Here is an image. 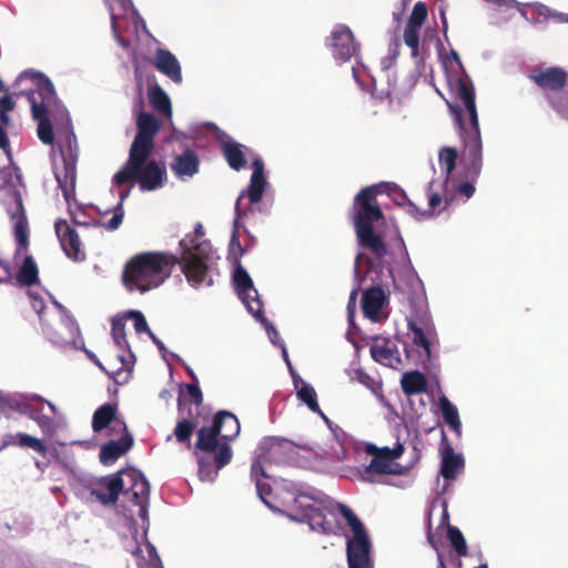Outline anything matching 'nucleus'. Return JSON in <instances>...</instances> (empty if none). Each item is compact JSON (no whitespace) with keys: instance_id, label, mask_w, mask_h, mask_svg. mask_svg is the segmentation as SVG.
Listing matches in <instances>:
<instances>
[{"instance_id":"nucleus-24","label":"nucleus","mask_w":568,"mask_h":568,"mask_svg":"<svg viewBox=\"0 0 568 568\" xmlns=\"http://www.w3.org/2000/svg\"><path fill=\"white\" fill-rule=\"evenodd\" d=\"M155 69L180 84L183 80L180 62L176 57L166 49H158L154 54Z\"/></svg>"},{"instance_id":"nucleus-37","label":"nucleus","mask_w":568,"mask_h":568,"mask_svg":"<svg viewBox=\"0 0 568 568\" xmlns=\"http://www.w3.org/2000/svg\"><path fill=\"white\" fill-rule=\"evenodd\" d=\"M438 406L445 423L459 437L462 435V422L457 407L444 395L439 397Z\"/></svg>"},{"instance_id":"nucleus-62","label":"nucleus","mask_w":568,"mask_h":568,"mask_svg":"<svg viewBox=\"0 0 568 568\" xmlns=\"http://www.w3.org/2000/svg\"><path fill=\"white\" fill-rule=\"evenodd\" d=\"M186 372L193 382H197V377L191 368L186 367Z\"/></svg>"},{"instance_id":"nucleus-7","label":"nucleus","mask_w":568,"mask_h":568,"mask_svg":"<svg viewBox=\"0 0 568 568\" xmlns=\"http://www.w3.org/2000/svg\"><path fill=\"white\" fill-rule=\"evenodd\" d=\"M153 152L141 156L129 152V158L122 168L113 175V183L121 186L125 183H138L142 192L161 189L166 178V169L155 160H150Z\"/></svg>"},{"instance_id":"nucleus-60","label":"nucleus","mask_w":568,"mask_h":568,"mask_svg":"<svg viewBox=\"0 0 568 568\" xmlns=\"http://www.w3.org/2000/svg\"><path fill=\"white\" fill-rule=\"evenodd\" d=\"M36 399L41 402V403H45L49 406V408L51 409L52 413H54V414L57 413V406L52 402L47 400V399H44L41 396H36Z\"/></svg>"},{"instance_id":"nucleus-63","label":"nucleus","mask_w":568,"mask_h":568,"mask_svg":"<svg viewBox=\"0 0 568 568\" xmlns=\"http://www.w3.org/2000/svg\"><path fill=\"white\" fill-rule=\"evenodd\" d=\"M122 373V368H119L116 371H112V372H108V374L110 376H112L113 378H115L116 375L121 374Z\"/></svg>"},{"instance_id":"nucleus-15","label":"nucleus","mask_w":568,"mask_h":568,"mask_svg":"<svg viewBox=\"0 0 568 568\" xmlns=\"http://www.w3.org/2000/svg\"><path fill=\"white\" fill-rule=\"evenodd\" d=\"M54 231L60 246L68 258L75 263L87 260L85 248L80 235L67 220L58 219L54 222Z\"/></svg>"},{"instance_id":"nucleus-22","label":"nucleus","mask_w":568,"mask_h":568,"mask_svg":"<svg viewBox=\"0 0 568 568\" xmlns=\"http://www.w3.org/2000/svg\"><path fill=\"white\" fill-rule=\"evenodd\" d=\"M134 444L133 436L128 430L126 424L122 423V436L118 440L104 443L100 449V462L104 465L114 463L118 458L129 452Z\"/></svg>"},{"instance_id":"nucleus-4","label":"nucleus","mask_w":568,"mask_h":568,"mask_svg":"<svg viewBox=\"0 0 568 568\" xmlns=\"http://www.w3.org/2000/svg\"><path fill=\"white\" fill-rule=\"evenodd\" d=\"M295 507L302 510L300 520L307 521L312 529L325 534L348 526L353 536L347 537L346 555L348 568H355V514L343 504L335 503L322 491L302 493L294 499Z\"/></svg>"},{"instance_id":"nucleus-30","label":"nucleus","mask_w":568,"mask_h":568,"mask_svg":"<svg viewBox=\"0 0 568 568\" xmlns=\"http://www.w3.org/2000/svg\"><path fill=\"white\" fill-rule=\"evenodd\" d=\"M214 425L219 426V434L224 443L234 440L240 434V422L237 417L227 410H220L213 419Z\"/></svg>"},{"instance_id":"nucleus-28","label":"nucleus","mask_w":568,"mask_h":568,"mask_svg":"<svg viewBox=\"0 0 568 568\" xmlns=\"http://www.w3.org/2000/svg\"><path fill=\"white\" fill-rule=\"evenodd\" d=\"M247 148L233 140L221 142V153L229 166L234 171H241L246 166L245 152Z\"/></svg>"},{"instance_id":"nucleus-2","label":"nucleus","mask_w":568,"mask_h":568,"mask_svg":"<svg viewBox=\"0 0 568 568\" xmlns=\"http://www.w3.org/2000/svg\"><path fill=\"white\" fill-rule=\"evenodd\" d=\"M398 186L392 182H379L357 193V243L375 258L387 254V239L396 237L397 244L408 258L404 241L393 219L382 209L383 195L389 196ZM409 262V260H407Z\"/></svg>"},{"instance_id":"nucleus-16","label":"nucleus","mask_w":568,"mask_h":568,"mask_svg":"<svg viewBox=\"0 0 568 568\" xmlns=\"http://www.w3.org/2000/svg\"><path fill=\"white\" fill-rule=\"evenodd\" d=\"M252 168L253 173L251 175L250 184L246 190L241 192L235 203V214L237 217H244L248 212V209L242 207V200L244 197L248 199L250 204H256L262 200L265 192L267 182L264 174V163L262 159H254Z\"/></svg>"},{"instance_id":"nucleus-49","label":"nucleus","mask_w":568,"mask_h":568,"mask_svg":"<svg viewBox=\"0 0 568 568\" xmlns=\"http://www.w3.org/2000/svg\"><path fill=\"white\" fill-rule=\"evenodd\" d=\"M27 95H28V100L31 104L32 118L37 122H40V120H43V119H49L48 118V108L50 104L47 102H43V101H39L37 99L34 92H28Z\"/></svg>"},{"instance_id":"nucleus-56","label":"nucleus","mask_w":568,"mask_h":568,"mask_svg":"<svg viewBox=\"0 0 568 568\" xmlns=\"http://www.w3.org/2000/svg\"><path fill=\"white\" fill-rule=\"evenodd\" d=\"M537 13L539 16H542L544 18H558L560 21H568V18H566L562 13L552 12L548 7L544 4H535L534 6Z\"/></svg>"},{"instance_id":"nucleus-34","label":"nucleus","mask_w":568,"mask_h":568,"mask_svg":"<svg viewBox=\"0 0 568 568\" xmlns=\"http://www.w3.org/2000/svg\"><path fill=\"white\" fill-rule=\"evenodd\" d=\"M293 383L296 389L297 398L304 403L310 408V410L323 416V413L317 403V394L315 388L311 384L304 382L300 376L293 375Z\"/></svg>"},{"instance_id":"nucleus-53","label":"nucleus","mask_w":568,"mask_h":568,"mask_svg":"<svg viewBox=\"0 0 568 568\" xmlns=\"http://www.w3.org/2000/svg\"><path fill=\"white\" fill-rule=\"evenodd\" d=\"M123 317H124V320L125 318L134 320V328H135L136 333L146 332L149 334V332H151L144 315L140 311H129L126 314L123 315Z\"/></svg>"},{"instance_id":"nucleus-47","label":"nucleus","mask_w":568,"mask_h":568,"mask_svg":"<svg viewBox=\"0 0 568 568\" xmlns=\"http://www.w3.org/2000/svg\"><path fill=\"white\" fill-rule=\"evenodd\" d=\"M23 413L33 422L38 424V426L45 430L51 428L53 420L51 417L43 414V412L34 406L28 405L24 407Z\"/></svg>"},{"instance_id":"nucleus-55","label":"nucleus","mask_w":568,"mask_h":568,"mask_svg":"<svg viewBox=\"0 0 568 568\" xmlns=\"http://www.w3.org/2000/svg\"><path fill=\"white\" fill-rule=\"evenodd\" d=\"M187 392V395L192 398L195 405H201L203 402V394L199 385L196 384H185L184 385Z\"/></svg>"},{"instance_id":"nucleus-8","label":"nucleus","mask_w":568,"mask_h":568,"mask_svg":"<svg viewBox=\"0 0 568 568\" xmlns=\"http://www.w3.org/2000/svg\"><path fill=\"white\" fill-rule=\"evenodd\" d=\"M194 448L204 453H215L213 462L204 456H197L199 477L202 481H213L219 470L231 463L233 452L229 443H220L219 426H203L196 433Z\"/></svg>"},{"instance_id":"nucleus-5","label":"nucleus","mask_w":568,"mask_h":568,"mask_svg":"<svg viewBox=\"0 0 568 568\" xmlns=\"http://www.w3.org/2000/svg\"><path fill=\"white\" fill-rule=\"evenodd\" d=\"M61 165L55 164L53 168L54 178L59 189L62 191L63 197L68 204V212L74 225L79 226H101L108 231H115L120 227L124 217L123 201L129 195V190L121 193L120 202L113 209V216L108 222L92 219L88 216L81 205L72 207L75 201L77 186V162H78V144L75 138L73 141L68 140L64 148L61 149Z\"/></svg>"},{"instance_id":"nucleus-14","label":"nucleus","mask_w":568,"mask_h":568,"mask_svg":"<svg viewBox=\"0 0 568 568\" xmlns=\"http://www.w3.org/2000/svg\"><path fill=\"white\" fill-rule=\"evenodd\" d=\"M123 475L124 469L97 478L91 485V496L103 506L115 505L124 491Z\"/></svg>"},{"instance_id":"nucleus-3","label":"nucleus","mask_w":568,"mask_h":568,"mask_svg":"<svg viewBox=\"0 0 568 568\" xmlns=\"http://www.w3.org/2000/svg\"><path fill=\"white\" fill-rule=\"evenodd\" d=\"M443 68L447 83L456 92L463 108L456 112L460 138L464 143V159L468 165V174L477 178L483 164V144L475 104V91L469 82L458 53L450 50L443 58Z\"/></svg>"},{"instance_id":"nucleus-29","label":"nucleus","mask_w":568,"mask_h":568,"mask_svg":"<svg viewBox=\"0 0 568 568\" xmlns=\"http://www.w3.org/2000/svg\"><path fill=\"white\" fill-rule=\"evenodd\" d=\"M531 78L540 88L557 91L566 84L567 73L560 68H548L535 72Z\"/></svg>"},{"instance_id":"nucleus-13","label":"nucleus","mask_w":568,"mask_h":568,"mask_svg":"<svg viewBox=\"0 0 568 568\" xmlns=\"http://www.w3.org/2000/svg\"><path fill=\"white\" fill-rule=\"evenodd\" d=\"M361 307L363 315L372 323H383L389 315V297L382 287H371L362 294Z\"/></svg>"},{"instance_id":"nucleus-20","label":"nucleus","mask_w":568,"mask_h":568,"mask_svg":"<svg viewBox=\"0 0 568 568\" xmlns=\"http://www.w3.org/2000/svg\"><path fill=\"white\" fill-rule=\"evenodd\" d=\"M427 18V8L424 2L415 3L408 23L404 31V42L412 50V57L419 54V31Z\"/></svg>"},{"instance_id":"nucleus-25","label":"nucleus","mask_w":568,"mask_h":568,"mask_svg":"<svg viewBox=\"0 0 568 568\" xmlns=\"http://www.w3.org/2000/svg\"><path fill=\"white\" fill-rule=\"evenodd\" d=\"M133 549H128L136 558L138 568H163L156 548L148 540L146 532L142 536V542L135 540Z\"/></svg>"},{"instance_id":"nucleus-10","label":"nucleus","mask_w":568,"mask_h":568,"mask_svg":"<svg viewBox=\"0 0 568 568\" xmlns=\"http://www.w3.org/2000/svg\"><path fill=\"white\" fill-rule=\"evenodd\" d=\"M457 150L453 146H442L438 150V171L434 169L435 178L428 184V205L438 207L445 199H450L456 187L453 172L457 162Z\"/></svg>"},{"instance_id":"nucleus-46","label":"nucleus","mask_w":568,"mask_h":568,"mask_svg":"<svg viewBox=\"0 0 568 568\" xmlns=\"http://www.w3.org/2000/svg\"><path fill=\"white\" fill-rule=\"evenodd\" d=\"M16 108V101L10 94H4L0 98V124L7 132V129L12 125V120L9 114Z\"/></svg>"},{"instance_id":"nucleus-11","label":"nucleus","mask_w":568,"mask_h":568,"mask_svg":"<svg viewBox=\"0 0 568 568\" xmlns=\"http://www.w3.org/2000/svg\"><path fill=\"white\" fill-rule=\"evenodd\" d=\"M233 285L240 298L245 303L248 312L257 320L263 317V303L258 298L253 281L241 263L235 264Z\"/></svg>"},{"instance_id":"nucleus-54","label":"nucleus","mask_w":568,"mask_h":568,"mask_svg":"<svg viewBox=\"0 0 568 568\" xmlns=\"http://www.w3.org/2000/svg\"><path fill=\"white\" fill-rule=\"evenodd\" d=\"M3 90H4V85H3L2 80L0 79V92H2ZM0 150H2L3 153L7 154L8 156H11L10 140L1 124H0Z\"/></svg>"},{"instance_id":"nucleus-9","label":"nucleus","mask_w":568,"mask_h":568,"mask_svg":"<svg viewBox=\"0 0 568 568\" xmlns=\"http://www.w3.org/2000/svg\"><path fill=\"white\" fill-rule=\"evenodd\" d=\"M364 449L372 457L367 465L358 473L359 479L368 484L393 485L388 479V475H405L408 468L397 459L404 453V445L396 444L395 447H378L374 444L366 443Z\"/></svg>"},{"instance_id":"nucleus-39","label":"nucleus","mask_w":568,"mask_h":568,"mask_svg":"<svg viewBox=\"0 0 568 568\" xmlns=\"http://www.w3.org/2000/svg\"><path fill=\"white\" fill-rule=\"evenodd\" d=\"M149 100L151 106L160 114L172 118V104L169 95L159 85L154 84L149 90Z\"/></svg>"},{"instance_id":"nucleus-21","label":"nucleus","mask_w":568,"mask_h":568,"mask_svg":"<svg viewBox=\"0 0 568 568\" xmlns=\"http://www.w3.org/2000/svg\"><path fill=\"white\" fill-rule=\"evenodd\" d=\"M474 193H475V186L473 185V183H470V182H460L459 183L456 180V187L454 189V193H452L453 196L450 199H445V202L440 206L429 207V210H427V211H420L414 204L410 203L408 212L415 219L425 220V219L432 217V216L443 212L448 206V204L452 203L453 201H455L457 197H462L463 201L466 202L474 195Z\"/></svg>"},{"instance_id":"nucleus-51","label":"nucleus","mask_w":568,"mask_h":568,"mask_svg":"<svg viewBox=\"0 0 568 568\" xmlns=\"http://www.w3.org/2000/svg\"><path fill=\"white\" fill-rule=\"evenodd\" d=\"M38 136L40 141L47 145L53 143L54 133L50 119H43L38 122Z\"/></svg>"},{"instance_id":"nucleus-19","label":"nucleus","mask_w":568,"mask_h":568,"mask_svg":"<svg viewBox=\"0 0 568 568\" xmlns=\"http://www.w3.org/2000/svg\"><path fill=\"white\" fill-rule=\"evenodd\" d=\"M372 358L393 369H402L404 362L399 354L397 342L387 337H375L369 348Z\"/></svg>"},{"instance_id":"nucleus-6","label":"nucleus","mask_w":568,"mask_h":568,"mask_svg":"<svg viewBox=\"0 0 568 568\" xmlns=\"http://www.w3.org/2000/svg\"><path fill=\"white\" fill-rule=\"evenodd\" d=\"M270 449L273 453L284 452L287 459L296 462L301 467L311 469L316 473L335 475L351 478L354 469L343 464L346 452L344 446L335 440L332 446L333 453L320 454L308 448H298L288 439L272 438Z\"/></svg>"},{"instance_id":"nucleus-41","label":"nucleus","mask_w":568,"mask_h":568,"mask_svg":"<svg viewBox=\"0 0 568 568\" xmlns=\"http://www.w3.org/2000/svg\"><path fill=\"white\" fill-rule=\"evenodd\" d=\"M357 384H361L365 387L376 399L381 403H385V397L383 395V383L381 377L375 375H369L361 369H357Z\"/></svg>"},{"instance_id":"nucleus-45","label":"nucleus","mask_w":568,"mask_h":568,"mask_svg":"<svg viewBox=\"0 0 568 568\" xmlns=\"http://www.w3.org/2000/svg\"><path fill=\"white\" fill-rule=\"evenodd\" d=\"M111 334H112L114 344L120 349L129 348V342L126 339V333H125V320L123 316L114 317L112 320Z\"/></svg>"},{"instance_id":"nucleus-23","label":"nucleus","mask_w":568,"mask_h":568,"mask_svg":"<svg viewBox=\"0 0 568 568\" xmlns=\"http://www.w3.org/2000/svg\"><path fill=\"white\" fill-rule=\"evenodd\" d=\"M332 52L336 60L342 62L351 60L355 52L354 37L348 28H338L332 32Z\"/></svg>"},{"instance_id":"nucleus-40","label":"nucleus","mask_w":568,"mask_h":568,"mask_svg":"<svg viewBox=\"0 0 568 568\" xmlns=\"http://www.w3.org/2000/svg\"><path fill=\"white\" fill-rule=\"evenodd\" d=\"M20 285L32 286L39 282L38 266L31 255H27L17 273Z\"/></svg>"},{"instance_id":"nucleus-38","label":"nucleus","mask_w":568,"mask_h":568,"mask_svg":"<svg viewBox=\"0 0 568 568\" xmlns=\"http://www.w3.org/2000/svg\"><path fill=\"white\" fill-rule=\"evenodd\" d=\"M19 446L30 448L41 455L47 454V446L44 443L26 433H18L16 435H8L4 439V446Z\"/></svg>"},{"instance_id":"nucleus-59","label":"nucleus","mask_w":568,"mask_h":568,"mask_svg":"<svg viewBox=\"0 0 568 568\" xmlns=\"http://www.w3.org/2000/svg\"><path fill=\"white\" fill-rule=\"evenodd\" d=\"M149 336L160 351H163L165 348L163 342L160 338H158L152 332H149Z\"/></svg>"},{"instance_id":"nucleus-50","label":"nucleus","mask_w":568,"mask_h":568,"mask_svg":"<svg viewBox=\"0 0 568 568\" xmlns=\"http://www.w3.org/2000/svg\"><path fill=\"white\" fill-rule=\"evenodd\" d=\"M447 536L450 541V545L454 547L456 552L459 556H466L467 545L462 531L456 527L449 526L447 530Z\"/></svg>"},{"instance_id":"nucleus-35","label":"nucleus","mask_w":568,"mask_h":568,"mask_svg":"<svg viewBox=\"0 0 568 568\" xmlns=\"http://www.w3.org/2000/svg\"><path fill=\"white\" fill-rule=\"evenodd\" d=\"M171 169L178 176H192L199 170V158L195 152L186 150L175 158Z\"/></svg>"},{"instance_id":"nucleus-42","label":"nucleus","mask_w":568,"mask_h":568,"mask_svg":"<svg viewBox=\"0 0 568 568\" xmlns=\"http://www.w3.org/2000/svg\"><path fill=\"white\" fill-rule=\"evenodd\" d=\"M402 388L405 394H420L426 389V379L424 375L417 371L405 373L402 376Z\"/></svg>"},{"instance_id":"nucleus-61","label":"nucleus","mask_w":568,"mask_h":568,"mask_svg":"<svg viewBox=\"0 0 568 568\" xmlns=\"http://www.w3.org/2000/svg\"><path fill=\"white\" fill-rule=\"evenodd\" d=\"M440 14H442V19H443V32H444V34L446 36V33H447V21H446V17H445L444 11H442V12H440Z\"/></svg>"},{"instance_id":"nucleus-32","label":"nucleus","mask_w":568,"mask_h":568,"mask_svg":"<svg viewBox=\"0 0 568 568\" xmlns=\"http://www.w3.org/2000/svg\"><path fill=\"white\" fill-rule=\"evenodd\" d=\"M251 478L255 483L256 493L260 499L268 507H272L268 497L272 495V486L267 481L268 476L265 473L263 463L260 458L253 460L251 465Z\"/></svg>"},{"instance_id":"nucleus-31","label":"nucleus","mask_w":568,"mask_h":568,"mask_svg":"<svg viewBox=\"0 0 568 568\" xmlns=\"http://www.w3.org/2000/svg\"><path fill=\"white\" fill-rule=\"evenodd\" d=\"M24 78L32 79L37 82V91L33 92L36 93V97L39 101H43L49 104L54 102L55 90L53 83L48 77L41 72L24 71L19 75L18 80H22Z\"/></svg>"},{"instance_id":"nucleus-17","label":"nucleus","mask_w":568,"mask_h":568,"mask_svg":"<svg viewBox=\"0 0 568 568\" xmlns=\"http://www.w3.org/2000/svg\"><path fill=\"white\" fill-rule=\"evenodd\" d=\"M412 345L416 347L415 363H425L430 358V338L434 334L433 325L427 318H408Z\"/></svg>"},{"instance_id":"nucleus-26","label":"nucleus","mask_w":568,"mask_h":568,"mask_svg":"<svg viewBox=\"0 0 568 568\" xmlns=\"http://www.w3.org/2000/svg\"><path fill=\"white\" fill-rule=\"evenodd\" d=\"M118 407L115 404H103L100 406L92 416V429L94 433H100L106 427H110L112 432L122 430V423L116 417Z\"/></svg>"},{"instance_id":"nucleus-57","label":"nucleus","mask_w":568,"mask_h":568,"mask_svg":"<svg viewBox=\"0 0 568 568\" xmlns=\"http://www.w3.org/2000/svg\"><path fill=\"white\" fill-rule=\"evenodd\" d=\"M203 235H204L203 226H202L201 223H197L195 225V229H194V234L193 235L186 234L184 237L189 236L191 240H193V244L194 245L201 244L203 242H207L209 244H211L207 240H203L201 242H196V240L203 237ZM210 246L212 247V245H210ZM212 254H213V252L211 251V254H210V257H209L207 262L212 258Z\"/></svg>"},{"instance_id":"nucleus-18","label":"nucleus","mask_w":568,"mask_h":568,"mask_svg":"<svg viewBox=\"0 0 568 568\" xmlns=\"http://www.w3.org/2000/svg\"><path fill=\"white\" fill-rule=\"evenodd\" d=\"M124 475L130 479V486H124V495H131V500L139 506V517L144 519L148 515L150 484L142 471L138 469H124Z\"/></svg>"},{"instance_id":"nucleus-44","label":"nucleus","mask_w":568,"mask_h":568,"mask_svg":"<svg viewBox=\"0 0 568 568\" xmlns=\"http://www.w3.org/2000/svg\"><path fill=\"white\" fill-rule=\"evenodd\" d=\"M196 427V424L189 419L182 418L179 419L175 428L174 436L180 444H186L189 448H191V436Z\"/></svg>"},{"instance_id":"nucleus-33","label":"nucleus","mask_w":568,"mask_h":568,"mask_svg":"<svg viewBox=\"0 0 568 568\" xmlns=\"http://www.w3.org/2000/svg\"><path fill=\"white\" fill-rule=\"evenodd\" d=\"M10 216L13 221V232L18 245L21 248H27L29 245L28 220L20 199L17 201L14 210L10 213Z\"/></svg>"},{"instance_id":"nucleus-36","label":"nucleus","mask_w":568,"mask_h":568,"mask_svg":"<svg viewBox=\"0 0 568 568\" xmlns=\"http://www.w3.org/2000/svg\"><path fill=\"white\" fill-rule=\"evenodd\" d=\"M371 548V539L363 524L357 519V568H373Z\"/></svg>"},{"instance_id":"nucleus-1","label":"nucleus","mask_w":568,"mask_h":568,"mask_svg":"<svg viewBox=\"0 0 568 568\" xmlns=\"http://www.w3.org/2000/svg\"><path fill=\"white\" fill-rule=\"evenodd\" d=\"M182 253L176 257L163 252H143L131 257L124 265L122 283L129 292L146 293L160 286L180 264L186 281L194 287L207 277V260L211 246L207 242L194 245L189 236L179 243Z\"/></svg>"},{"instance_id":"nucleus-27","label":"nucleus","mask_w":568,"mask_h":568,"mask_svg":"<svg viewBox=\"0 0 568 568\" xmlns=\"http://www.w3.org/2000/svg\"><path fill=\"white\" fill-rule=\"evenodd\" d=\"M440 475L445 481L454 480L464 468V457L462 454L455 453L449 444L440 449Z\"/></svg>"},{"instance_id":"nucleus-48","label":"nucleus","mask_w":568,"mask_h":568,"mask_svg":"<svg viewBox=\"0 0 568 568\" xmlns=\"http://www.w3.org/2000/svg\"><path fill=\"white\" fill-rule=\"evenodd\" d=\"M347 320H348V329L346 333V337L348 342L355 347V285L349 292V298L347 304Z\"/></svg>"},{"instance_id":"nucleus-58","label":"nucleus","mask_w":568,"mask_h":568,"mask_svg":"<svg viewBox=\"0 0 568 568\" xmlns=\"http://www.w3.org/2000/svg\"><path fill=\"white\" fill-rule=\"evenodd\" d=\"M32 306L40 314L45 307L44 301L41 297H33Z\"/></svg>"},{"instance_id":"nucleus-64","label":"nucleus","mask_w":568,"mask_h":568,"mask_svg":"<svg viewBox=\"0 0 568 568\" xmlns=\"http://www.w3.org/2000/svg\"><path fill=\"white\" fill-rule=\"evenodd\" d=\"M268 335L272 337H275L278 335L277 331L272 326L271 331H268Z\"/></svg>"},{"instance_id":"nucleus-43","label":"nucleus","mask_w":568,"mask_h":568,"mask_svg":"<svg viewBox=\"0 0 568 568\" xmlns=\"http://www.w3.org/2000/svg\"><path fill=\"white\" fill-rule=\"evenodd\" d=\"M242 217H237L235 214L234 223H233V231L230 240V247H229V258L233 260L234 264L240 263V258L244 255L245 250L242 247L240 242V220Z\"/></svg>"},{"instance_id":"nucleus-52","label":"nucleus","mask_w":568,"mask_h":568,"mask_svg":"<svg viewBox=\"0 0 568 568\" xmlns=\"http://www.w3.org/2000/svg\"><path fill=\"white\" fill-rule=\"evenodd\" d=\"M549 100L554 109L565 119L568 120V93H556L549 95Z\"/></svg>"},{"instance_id":"nucleus-12","label":"nucleus","mask_w":568,"mask_h":568,"mask_svg":"<svg viewBox=\"0 0 568 568\" xmlns=\"http://www.w3.org/2000/svg\"><path fill=\"white\" fill-rule=\"evenodd\" d=\"M161 124L159 120L151 113L140 112L136 118V134L130 146L129 152H134L141 156L142 153L153 152L154 138L160 132Z\"/></svg>"}]
</instances>
